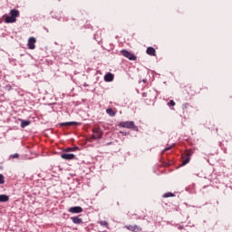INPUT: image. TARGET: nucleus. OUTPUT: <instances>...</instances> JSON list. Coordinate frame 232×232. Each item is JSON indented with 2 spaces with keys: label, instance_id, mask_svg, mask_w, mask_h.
Returning a JSON list of instances; mask_svg holds the SVG:
<instances>
[{
  "label": "nucleus",
  "instance_id": "nucleus-11",
  "mask_svg": "<svg viewBox=\"0 0 232 232\" xmlns=\"http://www.w3.org/2000/svg\"><path fill=\"white\" fill-rule=\"evenodd\" d=\"M60 126H81V122H77V121L63 122V123H61Z\"/></svg>",
  "mask_w": 232,
  "mask_h": 232
},
{
  "label": "nucleus",
  "instance_id": "nucleus-24",
  "mask_svg": "<svg viewBox=\"0 0 232 232\" xmlns=\"http://www.w3.org/2000/svg\"><path fill=\"white\" fill-rule=\"evenodd\" d=\"M111 144H112L111 142H109L106 144V146H111Z\"/></svg>",
  "mask_w": 232,
  "mask_h": 232
},
{
  "label": "nucleus",
  "instance_id": "nucleus-20",
  "mask_svg": "<svg viewBox=\"0 0 232 232\" xmlns=\"http://www.w3.org/2000/svg\"><path fill=\"white\" fill-rule=\"evenodd\" d=\"M5 183V176L3 174H0V184Z\"/></svg>",
  "mask_w": 232,
  "mask_h": 232
},
{
  "label": "nucleus",
  "instance_id": "nucleus-3",
  "mask_svg": "<svg viewBox=\"0 0 232 232\" xmlns=\"http://www.w3.org/2000/svg\"><path fill=\"white\" fill-rule=\"evenodd\" d=\"M121 55H123V57L129 59V61H137L136 55L133 54L131 52H129L128 50H121Z\"/></svg>",
  "mask_w": 232,
  "mask_h": 232
},
{
  "label": "nucleus",
  "instance_id": "nucleus-10",
  "mask_svg": "<svg viewBox=\"0 0 232 232\" xmlns=\"http://www.w3.org/2000/svg\"><path fill=\"white\" fill-rule=\"evenodd\" d=\"M69 213H82V208L81 207H72L69 208Z\"/></svg>",
  "mask_w": 232,
  "mask_h": 232
},
{
  "label": "nucleus",
  "instance_id": "nucleus-21",
  "mask_svg": "<svg viewBox=\"0 0 232 232\" xmlns=\"http://www.w3.org/2000/svg\"><path fill=\"white\" fill-rule=\"evenodd\" d=\"M11 159H19V154L14 153L13 155L10 156Z\"/></svg>",
  "mask_w": 232,
  "mask_h": 232
},
{
  "label": "nucleus",
  "instance_id": "nucleus-14",
  "mask_svg": "<svg viewBox=\"0 0 232 232\" xmlns=\"http://www.w3.org/2000/svg\"><path fill=\"white\" fill-rule=\"evenodd\" d=\"M106 113L109 114L110 117H115L116 115V112L111 108L106 109Z\"/></svg>",
  "mask_w": 232,
  "mask_h": 232
},
{
  "label": "nucleus",
  "instance_id": "nucleus-18",
  "mask_svg": "<svg viewBox=\"0 0 232 232\" xmlns=\"http://www.w3.org/2000/svg\"><path fill=\"white\" fill-rule=\"evenodd\" d=\"M100 225L103 226L104 227H108V221H106V220L100 221Z\"/></svg>",
  "mask_w": 232,
  "mask_h": 232
},
{
  "label": "nucleus",
  "instance_id": "nucleus-1",
  "mask_svg": "<svg viewBox=\"0 0 232 232\" xmlns=\"http://www.w3.org/2000/svg\"><path fill=\"white\" fill-rule=\"evenodd\" d=\"M19 15H21V14L19 13V10L12 9L9 12V14H5L4 15V21L7 24H10L12 23H15L17 21V17H19Z\"/></svg>",
  "mask_w": 232,
  "mask_h": 232
},
{
  "label": "nucleus",
  "instance_id": "nucleus-8",
  "mask_svg": "<svg viewBox=\"0 0 232 232\" xmlns=\"http://www.w3.org/2000/svg\"><path fill=\"white\" fill-rule=\"evenodd\" d=\"M61 157L64 160H73V159H75V155L74 154H68V153H63L61 155Z\"/></svg>",
  "mask_w": 232,
  "mask_h": 232
},
{
  "label": "nucleus",
  "instance_id": "nucleus-7",
  "mask_svg": "<svg viewBox=\"0 0 232 232\" xmlns=\"http://www.w3.org/2000/svg\"><path fill=\"white\" fill-rule=\"evenodd\" d=\"M35 43H37V40L34 37H30L28 39L27 46L29 50H35Z\"/></svg>",
  "mask_w": 232,
  "mask_h": 232
},
{
  "label": "nucleus",
  "instance_id": "nucleus-6",
  "mask_svg": "<svg viewBox=\"0 0 232 232\" xmlns=\"http://www.w3.org/2000/svg\"><path fill=\"white\" fill-rule=\"evenodd\" d=\"M125 229H128V231H132V232L142 231V227H140L138 225H127V226H125Z\"/></svg>",
  "mask_w": 232,
  "mask_h": 232
},
{
  "label": "nucleus",
  "instance_id": "nucleus-5",
  "mask_svg": "<svg viewBox=\"0 0 232 232\" xmlns=\"http://www.w3.org/2000/svg\"><path fill=\"white\" fill-rule=\"evenodd\" d=\"M119 126L121 128H129V130H132V128H135V122L133 121H121L119 123Z\"/></svg>",
  "mask_w": 232,
  "mask_h": 232
},
{
  "label": "nucleus",
  "instance_id": "nucleus-15",
  "mask_svg": "<svg viewBox=\"0 0 232 232\" xmlns=\"http://www.w3.org/2000/svg\"><path fill=\"white\" fill-rule=\"evenodd\" d=\"M10 198L7 195H0V202H8Z\"/></svg>",
  "mask_w": 232,
  "mask_h": 232
},
{
  "label": "nucleus",
  "instance_id": "nucleus-9",
  "mask_svg": "<svg viewBox=\"0 0 232 232\" xmlns=\"http://www.w3.org/2000/svg\"><path fill=\"white\" fill-rule=\"evenodd\" d=\"M146 53L151 57H155L157 55V51H155V48L153 47H148Z\"/></svg>",
  "mask_w": 232,
  "mask_h": 232
},
{
  "label": "nucleus",
  "instance_id": "nucleus-23",
  "mask_svg": "<svg viewBox=\"0 0 232 232\" xmlns=\"http://www.w3.org/2000/svg\"><path fill=\"white\" fill-rule=\"evenodd\" d=\"M172 147H173V145L165 148L164 150H163V152H164V151H169V150H171Z\"/></svg>",
  "mask_w": 232,
  "mask_h": 232
},
{
  "label": "nucleus",
  "instance_id": "nucleus-19",
  "mask_svg": "<svg viewBox=\"0 0 232 232\" xmlns=\"http://www.w3.org/2000/svg\"><path fill=\"white\" fill-rule=\"evenodd\" d=\"M77 150H79V147L68 148L67 151H77Z\"/></svg>",
  "mask_w": 232,
  "mask_h": 232
},
{
  "label": "nucleus",
  "instance_id": "nucleus-16",
  "mask_svg": "<svg viewBox=\"0 0 232 232\" xmlns=\"http://www.w3.org/2000/svg\"><path fill=\"white\" fill-rule=\"evenodd\" d=\"M26 126H30V121H21V128H26Z\"/></svg>",
  "mask_w": 232,
  "mask_h": 232
},
{
  "label": "nucleus",
  "instance_id": "nucleus-22",
  "mask_svg": "<svg viewBox=\"0 0 232 232\" xmlns=\"http://www.w3.org/2000/svg\"><path fill=\"white\" fill-rule=\"evenodd\" d=\"M168 106H175V101L170 100L169 102L168 103Z\"/></svg>",
  "mask_w": 232,
  "mask_h": 232
},
{
  "label": "nucleus",
  "instance_id": "nucleus-17",
  "mask_svg": "<svg viewBox=\"0 0 232 232\" xmlns=\"http://www.w3.org/2000/svg\"><path fill=\"white\" fill-rule=\"evenodd\" d=\"M169 197H175V194L171 192H167L163 195V198H169Z\"/></svg>",
  "mask_w": 232,
  "mask_h": 232
},
{
  "label": "nucleus",
  "instance_id": "nucleus-2",
  "mask_svg": "<svg viewBox=\"0 0 232 232\" xmlns=\"http://www.w3.org/2000/svg\"><path fill=\"white\" fill-rule=\"evenodd\" d=\"M92 133L93 135L91 136L90 140H97L98 139H101L104 133L102 132V129L98 127V128H93L92 129Z\"/></svg>",
  "mask_w": 232,
  "mask_h": 232
},
{
  "label": "nucleus",
  "instance_id": "nucleus-13",
  "mask_svg": "<svg viewBox=\"0 0 232 232\" xmlns=\"http://www.w3.org/2000/svg\"><path fill=\"white\" fill-rule=\"evenodd\" d=\"M71 220H72L73 224H82V218L79 216L71 218Z\"/></svg>",
  "mask_w": 232,
  "mask_h": 232
},
{
  "label": "nucleus",
  "instance_id": "nucleus-4",
  "mask_svg": "<svg viewBox=\"0 0 232 232\" xmlns=\"http://www.w3.org/2000/svg\"><path fill=\"white\" fill-rule=\"evenodd\" d=\"M191 151L187 150L186 153L182 156L183 161L181 163V166H186V164L189 163V160H191Z\"/></svg>",
  "mask_w": 232,
  "mask_h": 232
},
{
  "label": "nucleus",
  "instance_id": "nucleus-12",
  "mask_svg": "<svg viewBox=\"0 0 232 232\" xmlns=\"http://www.w3.org/2000/svg\"><path fill=\"white\" fill-rule=\"evenodd\" d=\"M114 76L111 72H109L107 74H105L104 76V81H106V82H111V81H113Z\"/></svg>",
  "mask_w": 232,
  "mask_h": 232
}]
</instances>
